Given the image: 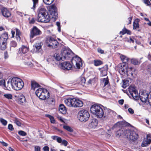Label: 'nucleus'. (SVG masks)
Wrapping results in <instances>:
<instances>
[{"label": "nucleus", "mask_w": 151, "mask_h": 151, "mask_svg": "<svg viewBox=\"0 0 151 151\" xmlns=\"http://www.w3.org/2000/svg\"><path fill=\"white\" fill-rule=\"evenodd\" d=\"M61 54H55L54 57L57 61L64 60L65 59L69 60L72 58L71 62L73 65H75L78 68H80L82 65L81 58L77 56L73 57V53L69 48L66 47L63 48L61 51Z\"/></svg>", "instance_id": "nucleus-1"}, {"label": "nucleus", "mask_w": 151, "mask_h": 151, "mask_svg": "<svg viewBox=\"0 0 151 151\" xmlns=\"http://www.w3.org/2000/svg\"><path fill=\"white\" fill-rule=\"evenodd\" d=\"M90 110L92 113L98 118H101L104 115V111L100 106L93 105L91 107Z\"/></svg>", "instance_id": "nucleus-2"}, {"label": "nucleus", "mask_w": 151, "mask_h": 151, "mask_svg": "<svg viewBox=\"0 0 151 151\" xmlns=\"http://www.w3.org/2000/svg\"><path fill=\"white\" fill-rule=\"evenodd\" d=\"M78 119L80 121L85 122L89 119L90 115L87 110L82 109L78 112Z\"/></svg>", "instance_id": "nucleus-3"}, {"label": "nucleus", "mask_w": 151, "mask_h": 151, "mask_svg": "<svg viewBox=\"0 0 151 151\" xmlns=\"http://www.w3.org/2000/svg\"><path fill=\"white\" fill-rule=\"evenodd\" d=\"M35 93L39 99L42 100H45L50 97V93L46 89L39 88L36 91Z\"/></svg>", "instance_id": "nucleus-4"}, {"label": "nucleus", "mask_w": 151, "mask_h": 151, "mask_svg": "<svg viewBox=\"0 0 151 151\" xmlns=\"http://www.w3.org/2000/svg\"><path fill=\"white\" fill-rule=\"evenodd\" d=\"M122 123L121 122H118L116 123L112 127V129L115 128L118 129L116 134V136L120 137L122 135H126V131L127 130L125 129L122 126Z\"/></svg>", "instance_id": "nucleus-5"}, {"label": "nucleus", "mask_w": 151, "mask_h": 151, "mask_svg": "<svg viewBox=\"0 0 151 151\" xmlns=\"http://www.w3.org/2000/svg\"><path fill=\"white\" fill-rule=\"evenodd\" d=\"M12 83L14 86V89L17 91L21 89L24 85L23 81L17 77H15L12 78Z\"/></svg>", "instance_id": "nucleus-6"}, {"label": "nucleus", "mask_w": 151, "mask_h": 151, "mask_svg": "<svg viewBox=\"0 0 151 151\" xmlns=\"http://www.w3.org/2000/svg\"><path fill=\"white\" fill-rule=\"evenodd\" d=\"M117 70L120 74L122 75H129L127 65L125 63H121L117 66Z\"/></svg>", "instance_id": "nucleus-7"}, {"label": "nucleus", "mask_w": 151, "mask_h": 151, "mask_svg": "<svg viewBox=\"0 0 151 151\" xmlns=\"http://www.w3.org/2000/svg\"><path fill=\"white\" fill-rule=\"evenodd\" d=\"M8 38V34H3L0 37V49L2 50H5L6 47V42Z\"/></svg>", "instance_id": "nucleus-8"}, {"label": "nucleus", "mask_w": 151, "mask_h": 151, "mask_svg": "<svg viewBox=\"0 0 151 151\" xmlns=\"http://www.w3.org/2000/svg\"><path fill=\"white\" fill-rule=\"evenodd\" d=\"M126 136L127 138L131 141L137 140L138 138V134L134 131H126Z\"/></svg>", "instance_id": "nucleus-9"}, {"label": "nucleus", "mask_w": 151, "mask_h": 151, "mask_svg": "<svg viewBox=\"0 0 151 151\" xmlns=\"http://www.w3.org/2000/svg\"><path fill=\"white\" fill-rule=\"evenodd\" d=\"M46 42L48 47H51L53 48H56L59 44L57 40L52 37L47 38Z\"/></svg>", "instance_id": "nucleus-10"}, {"label": "nucleus", "mask_w": 151, "mask_h": 151, "mask_svg": "<svg viewBox=\"0 0 151 151\" xmlns=\"http://www.w3.org/2000/svg\"><path fill=\"white\" fill-rule=\"evenodd\" d=\"M50 20L49 15L38 14L37 16V21L41 22L47 23Z\"/></svg>", "instance_id": "nucleus-11"}, {"label": "nucleus", "mask_w": 151, "mask_h": 151, "mask_svg": "<svg viewBox=\"0 0 151 151\" xmlns=\"http://www.w3.org/2000/svg\"><path fill=\"white\" fill-rule=\"evenodd\" d=\"M30 34V38L32 39L35 36L40 35L42 32L36 27L34 26L31 30Z\"/></svg>", "instance_id": "nucleus-12"}, {"label": "nucleus", "mask_w": 151, "mask_h": 151, "mask_svg": "<svg viewBox=\"0 0 151 151\" xmlns=\"http://www.w3.org/2000/svg\"><path fill=\"white\" fill-rule=\"evenodd\" d=\"M149 96V94L146 91H143L139 93V98L142 102L146 103Z\"/></svg>", "instance_id": "nucleus-13"}, {"label": "nucleus", "mask_w": 151, "mask_h": 151, "mask_svg": "<svg viewBox=\"0 0 151 151\" xmlns=\"http://www.w3.org/2000/svg\"><path fill=\"white\" fill-rule=\"evenodd\" d=\"M98 121L95 119L92 118L90 120V121L88 125V128L90 129H95L97 126Z\"/></svg>", "instance_id": "nucleus-14"}, {"label": "nucleus", "mask_w": 151, "mask_h": 151, "mask_svg": "<svg viewBox=\"0 0 151 151\" xmlns=\"http://www.w3.org/2000/svg\"><path fill=\"white\" fill-rule=\"evenodd\" d=\"M75 100L74 98H68L65 100L64 103L68 106L74 107Z\"/></svg>", "instance_id": "nucleus-15"}, {"label": "nucleus", "mask_w": 151, "mask_h": 151, "mask_svg": "<svg viewBox=\"0 0 151 151\" xmlns=\"http://www.w3.org/2000/svg\"><path fill=\"white\" fill-rule=\"evenodd\" d=\"M62 68L66 70H68L71 69L72 68V65L68 62H65L62 63Z\"/></svg>", "instance_id": "nucleus-16"}, {"label": "nucleus", "mask_w": 151, "mask_h": 151, "mask_svg": "<svg viewBox=\"0 0 151 151\" xmlns=\"http://www.w3.org/2000/svg\"><path fill=\"white\" fill-rule=\"evenodd\" d=\"M151 142V134H149L147 135V138L144 139L142 144L143 147H145L149 144Z\"/></svg>", "instance_id": "nucleus-17"}, {"label": "nucleus", "mask_w": 151, "mask_h": 151, "mask_svg": "<svg viewBox=\"0 0 151 151\" xmlns=\"http://www.w3.org/2000/svg\"><path fill=\"white\" fill-rule=\"evenodd\" d=\"M51 14L52 16V17L56 18L57 17L58 15L57 10L56 7L54 5H52L50 9Z\"/></svg>", "instance_id": "nucleus-18"}, {"label": "nucleus", "mask_w": 151, "mask_h": 151, "mask_svg": "<svg viewBox=\"0 0 151 151\" xmlns=\"http://www.w3.org/2000/svg\"><path fill=\"white\" fill-rule=\"evenodd\" d=\"M108 69V65H106L102 68H99V69L101 72V76H106L107 75Z\"/></svg>", "instance_id": "nucleus-19"}, {"label": "nucleus", "mask_w": 151, "mask_h": 151, "mask_svg": "<svg viewBox=\"0 0 151 151\" xmlns=\"http://www.w3.org/2000/svg\"><path fill=\"white\" fill-rule=\"evenodd\" d=\"M1 13L3 16L9 17L11 15V14L7 8L3 7L1 9Z\"/></svg>", "instance_id": "nucleus-20"}, {"label": "nucleus", "mask_w": 151, "mask_h": 151, "mask_svg": "<svg viewBox=\"0 0 151 151\" xmlns=\"http://www.w3.org/2000/svg\"><path fill=\"white\" fill-rule=\"evenodd\" d=\"M12 83V78L11 81H8L6 84H5V86H4V88L5 90H10L12 88L14 89V86Z\"/></svg>", "instance_id": "nucleus-21"}, {"label": "nucleus", "mask_w": 151, "mask_h": 151, "mask_svg": "<svg viewBox=\"0 0 151 151\" xmlns=\"http://www.w3.org/2000/svg\"><path fill=\"white\" fill-rule=\"evenodd\" d=\"M74 104V107H80L83 106V103L82 101L75 99Z\"/></svg>", "instance_id": "nucleus-22"}, {"label": "nucleus", "mask_w": 151, "mask_h": 151, "mask_svg": "<svg viewBox=\"0 0 151 151\" xmlns=\"http://www.w3.org/2000/svg\"><path fill=\"white\" fill-rule=\"evenodd\" d=\"M59 110L63 114H65L66 113V108L63 104H60L59 105Z\"/></svg>", "instance_id": "nucleus-23"}, {"label": "nucleus", "mask_w": 151, "mask_h": 151, "mask_svg": "<svg viewBox=\"0 0 151 151\" xmlns=\"http://www.w3.org/2000/svg\"><path fill=\"white\" fill-rule=\"evenodd\" d=\"M28 50L29 48L24 45L22 46V47L19 49V51L20 52H22L23 54L27 53Z\"/></svg>", "instance_id": "nucleus-24"}, {"label": "nucleus", "mask_w": 151, "mask_h": 151, "mask_svg": "<svg viewBox=\"0 0 151 151\" xmlns=\"http://www.w3.org/2000/svg\"><path fill=\"white\" fill-rule=\"evenodd\" d=\"M39 13L38 14H43L45 15H49L47 11L44 8H40L39 9Z\"/></svg>", "instance_id": "nucleus-25"}, {"label": "nucleus", "mask_w": 151, "mask_h": 151, "mask_svg": "<svg viewBox=\"0 0 151 151\" xmlns=\"http://www.w3.org/2000/svg\"><path fill=\"white\" fill-rule=\"evenodd\" d=\"M25 98L23 95L20 96L18 98V102L20 104H22L25 102Z\"/></svg>", "instance_id": "nucleus-26"}, {"label": "nucleus", "mask_w": 151, "mask_h": 151, "mask_svg": "<svg viewBox=\"0 0 151 151\" xmlns=\"http://www.w3.org/2000/svg\"><path fill=\"white\" fill-rule=\"evenodd\" d=\"M33 3V6L31 7L32 9L34 10L38 6L39 3V0H32Z\"/></svg>", "instance_id": "nucleus-27"}, {"label": "nucleus", "mask_w": 151, "mask_h": 151, "mask_svg": "<svg viewBox=\"0 0 151 151\" xmlns=\"http://www.w3.org/2000/svg\"><path fill=\"white\" fill-rule=\"evenodd\" d=\"M33 3V6L31 7L32 9L34 10L38 6L39 3V0H32Z\"/></svg>", "instance_id": "nucleus-28"}, {"label": "nucleus", "mask_w": 151, "mask_h": 151, "mask_svg": "<svg viewBox=\"0 0 151 151\" xmlns=\"http://www.w3.org/2000/svg\"><path fill=\"white\" fill-rule=\"evenodd\" d=\"M47 99L46 101L47 103L49 105H54L55 104V100L52 98H47Z\"/></svg>", "instance_id": "nucleus-29"}, {"label": "nucleus", "mask_w": 151, "mask_h": 151, "mask_svg": "<svg viewBox=\"0 0 151 151\" xmlns=\"http://www.w3.org/2000/svg\"><path fill=\"white\" fill-rule=\"evenodd\" d=\"M130 95L134 100H137L139 99V96L138 92L137 91L134 92L133 93H131Z\"/></svg>", "instance_id": "nucleus-30"}, {"label": "nucleus", "mask_w": 151, "mask_h": 151, "mask_svg": "<svg viewBox=\"0 0 151 151\" xmlns=\"http://www.w3.org/2000/svg\"><path fill=\"white\" fill-rule=\"evenodd\" d=\"M31 86L32 89L35 90L36 88L39 87L40 85L36 82L34 81H32L31 82Z\"/></svg>", "instance_id": "nucleus-31"}, {"label": "nucleus", "mask_w": 151, "mask_h": 151, "mask_svg": "<svg viewBox=\"0 0 151 151\" xmlns=\"http://www.w3.org/2000/svg\"><path fill=\"white\" fill-rule=\"evenodd\" d=\"M42 43L41 42L37 43L35 44V49L36 52H38L39 50L41 49V47Z\"/></svg>", "instance_id": "nucleus-32"}, {"label": "nucleus", "mask_w": 151, "mask_h": 151, "mask_svg": "<svg viewBox=\"0 0 151 151\" xmlns=\"http://www.w3.org/2000/svg\"><path fill=\"white\" fill-rule=\"evenodd\" d=\"M139 20L138 19H135L133 23V29H136L139 28Z\"/></svg>", "instance_id": "nucleus-33"}, {"label": "nucleus", "mask_w": 151, "mask_h": 151, "mask_svg": "<svg viewBox=\"0 0 151 151\" xmlns=\"http://www.w3.org/2000/svg\"><path fill=\"white\" fill-rule=\"evenodd\" d=\"M120 58L123 62V63H125L126 64L129 60V58H128L124 55H121Z\"/></svg>", "instance_id": "nucleus-34"}, {"label": "nucleus", "mask_w": 151, "mask_h": 151, "mask_svg": "<svg viewBox=\"0 0 151 151\" xmlns=\"http://www.w3.org/2000/svg\"><path fill=\"white\" fill-rule=\"evenodd\" d=\"M131 61L132 63L134 65H139L140 63V61L135 58L131 59Z\"/></svg>", "instance_id": "nucleus-35"}, {"label": "nucleus", "mask_w": 151, "mask_h": 151, "mask_svg": "<svg viewBox=\"0 0 151 151\" xmlns=\"http://www.w3.org/2000/svg\"><path fill=\"white\" fill-rule=\"evenodd\" d=\"M122 86L124 88H125L129 85V81L127 80H124L122 81Z\"/></svg>", "instance_id": "nucleus-36"}, {"label": "nucleus", "mask_w": 151, "mask_h": 151, "mask_svg": "<svg viewBox=\"0 0 151 151\" xmlns=\"http://www.w3.org/2000/svg\"><path fill=\"white\" fill-rule=\"evenodd\" d=\"M22 59L24 60L25 61H27L29 60L30 61H31L32 60L31 56L30 55H25L23 57Z\"/></svg>", "instance_id": "nucleus-37"}, {"label": "nucleus", "mask_w": 151, "mask_h": 151, "mask_svg": "<svg viewBox=\"0 0 151 151\" xmlns=\"http://www.w3.org/2000/svg\"><path fill=\"white\" fill-rule=\"evenodd\" d=\"M46 116L50 119L51 123L54 124L55 123V120L53 116L49 114H46Z\"/></svg>", "instance_id": "nucleus-38"}, {"label": "nucleus", "mask_w": 151, "mask_h": 151, "mask_svg": "<svg viewBox=\"0 0 151 151\" xmlns=\"http://www.w3.org/2000/svg\"><path fill=\"white\" fill-rule=\"evenodd\" d=\"M94 65L96 66H98L102 64V62L99 60H95L94 61Z\"/></svg>", "instance_id": "nucleus-39"}, {"label": "nucleus", "mask_w": 151, "mask_h": 151, "mask_svg": "<svg viewBox=\"0 0 151 151\" xmlns=\"http://www.w3.org/2000/svg\"><path fill=\"white\" fill-rule=\"evenodd\" d=\"M128 89L130 94L137 91L134 87L131 86H130Z\"/></svg>", "instance_id": "nucleus-40"}, {"label": "nucleus", "mask_w": 151, "mask_h": 151, "mask_svg": "<svg viewBox=\"0 0 151 151\" xmlns=\"http://www.w3.org/2000/svg\"><path fill=\"white\" fill-rule=\"evenodd\" d=\"M79 81V83L83 85L85 83L86 80L84 77H81L80 78Z\"/></svg>", "instance_id": "nucleus-41"}, {"label": "nucleus", "mask_w": 151, "mask_h": 151, "mask_svg": "<svg viewBox=\"0 0 151 151\" xmlns=\"http://www.w3.org/2000/svg\"><path fill=\"white\" fill-rule=\"evenodd\" d=\"M63 128L64 129L70 132H73V129L71 127L68 126L64 125L63 126Z\"/></svg>", "instance_id": "nucleus-42"}, {"label": "nucleus", "mask_w": 151, "mask_h": 151, "mask_svg": "<svg viewBox=\"0 0 151 151\" xmlns=\"http://www.w3.org/2000/svg\"><path fill=\"white\" fill-rule=\"evenodd\" d=\"M14 122L17 125L20 126L21 125V123L20 122V119L17 118H15L14 120Z\"/></svg>", "instance_id": "nucleus-43"}, {"label": "nucleus", "mask_w": 151, "mask_h": 151, "mask_svg": "<svg viewBox=\"0 0 151 151\" xmlns=\"http://www.w3.org/2000/svg\"><path fill=\"white\" fill-rule=\"evenodd\" d=\"M0 122L4 126L6 125L7 123V121L2 118H0Z\"/></svg>", "instance_id": "nucleus-44"}, {"label": "nucleus", "mask_w": 151, "mask_h": 151, "mask_svg": "<svg viewBox=\"0 0 151 151\" xmlns=\"http://www.w3.org/2000/svg\"><path fill=\"white\" fill-rule=\"evenodd\" d=\"M54 0H43V2L47 5L51 4Z\"/></svg>", "instance_id": "nucleus-45"}, {"label": "nucleus", "mask_w": 151, "mask_h": 151, "mask_svg": "<svg viewBox=\"0 0 151 151\" xmlns=\"http://www.w3.org/2000/svg\"><path fill=\"white\" fill-rule=\"evenodd\" d=\"M31 61H30L29 60L27 61H24V63L25 65H27L30 67H32L33 64L32 63Z\"/></svg>", "instance_id": "nucleus-46"}, {"label": "nucleus", "mask_w": 151, "mask_h": 151, "mask_svg": "<svg viewBox=\"0 0 151 151\" xmlns=\"http://www.w3.org/2000/svg\"><path fill=\"white\" fill-rule=\"evenodd\" d=\"M102 81L104 83V86L107 85L109 84V82L107 78H103L102 79Z\"/></svg>", "instance_id": "nucleus-47"}, {"label": "nucleus", "mask_w": 151, "mask_h": 151, "mask_svg": "<svg viewBox=\"0 0 151 151\" xmlns=\"http://www.w3.org/2000/svg\"><path fill=\"white\" fill-rule=\"evenodd\" d=\"M4 96L8 99H12V95L11 94H7L4 95Z\"/></svg>", "instance_id": "nucleus-48"}, {"label": "nucleus", "mask_w": 151, "mask_h": 151, "mask_svg": "<svg viewBox=\"0 0 151 151\" xmlns=\"http://www.w3.org/2000/svg\"><path fill=\"white\" fill-rule=\"evenodd\" d=\"M18 133L21 136H25L27 135V133L25 132L22 130L19 131Z\"/></svg>", "instance_id": "nucleus-49"}, {"label": "nucleus", "mask_w": 151, "mask_h": 151, "mask_svg": "<svg viewBox=\"0 0 151 151\" xmlns=\"http://www.w3.org/2000/svg\"><path fill=\"white\" fill-rule=\"evenodd\" d=\"M10 45L12 47H15L17 45V43L15 41H12L11 42Z\"/></svg>", "instance_id": "nucleus-50"}, {"label": "nucleus", "mask_w": 151, "mask_h": 151, "mask_svg": "<svg viewBox=\"0 0 151 151\" xmlns=\"http://www.w3.org/2000/svg\"><path fill=\"white\" fill-rule=\"evenodd\" d=\"M56 24L58 26V31L59 32H60L61 29L60 23L59 22H57L56 23Z\"/></svg>", "instance_id": "nucleus-51"}, {"label": "nucleus", "mask_w": 151, "mask_h": 151, "mask_svg": "<svg viewBox=\"0 0 151 151\" xmlns=\"http://www.w3.org/2000/svg\"><path fill=\"white\" fill-rule=\"evenodd\" d=\"M149 96L148 99V102L151 105V91L150 92L149 94Z\"/></svg>", "instance_id": "nucleus-52"}, {"label": "nucleus", "mask_w": 151, "mask_h": 151, "mask_svg": "<svg viewBox=\"0 0 151 151\" xmlns=\"http://www.w3.org/2000/svg\"><path fill=\"white\" fill-rule=\"evenodd\" d=\"M127 31V29L125 28H124L122 30V31H120V33L122 34V35H123L125 34L126 33V32Z\"/></svg>", "instance_id": "nucleus-53"}, {"label": "nucleus", "mask_w": 151, "mask_h": 151, "mask_svg": "<svg viewBox=\"0 0 151 151\" xmlns=\"http://www.w3.org/2000/svg\"><path fill=\"white\" fill-rule=\"evenodd\" d=\"M132 68H130L128 69V72L129 75H126L127 76H129L131 75L132 76H133V74L131 72V70Z\"/></svg>", "instance_id": "nucleus-54"}, {"label": "nucleus", "mask_w": 151, "mask_h": 151, "mask_svg": "<svg viewBox=\"0 0 151 151\" xmlns=\"http://www.w3.org/2000/svg\"><path fill=\"white\" fill-rule=\"evenodd\" d=\"M144 3L146 4L147 6H149L151 4L149 0H142Z\"/></svg>", "instance_id": "nucleus-55"}, {"label": "nucleus", "mask_w": 151, "mask_h": 151, "mask_svg": "<svg viewBox=\"0 0 151 151\" xmlns=\"http://www.w3.org/2000/svg\"><path fill=\"white\" fill-rule=\"evenodd\" d=\"M8 128L10 131H13L14 129L13 125L11 124H9Z\"/></svg>", "instance_id": "nucleus-56"}, {"label": "nucleus", "mask_w": 151, "mask_h": 151, "mask_svg": "<svg viewBox=\"0 0 151 151\" xmlns=\"http://www.w3.org/2000/svg\"><path fill=\"white\" fill-rule=\"evenodd\" d=\"M5 80L4 79H1L0 80V86H3L4 87L5 86Z\"/></svg>", "instance_id": "nucleus-57"}, {"label": "nucleus", "mask_w": 151, "mask_h": 151, "mask_svg": "<svg viewBox=\"0 0 151 151\" xmlns=\"http://www.w3.org/2000/svg\"><path fill=\"white\" fill-rule=\"evenodd\" d=\"M126 40H127V42H129L131 43L132 42V43H134V40L132 37H130V39H128Z\"/></svg>", "instance_id": "nucleus-58"}, {"label": "nucleus", "mask_w": 151, "mask_h": 151, "mask_svg": "<svg viewBox=\"0 0 151 151\" xmlns=\"http://www.w3.org/2000/svg\"><path fill=\"white\" fill-rule=\"evenodd\" d=\"M97 51L98 52H99L101 54H103L104 53V50H102L101 48H98L97 49Z\"/></svg>", "instance_id": "nucleus-59"}, {"label": "nucleus", "mask_w": 151, "mask_h": 151, "mask_svg": "<svg viewBox=\"0 0 151 151\" xmlns=\"http://www.w3.org/2000/svg\"><path fill=\"white\" fill-rule=\"evenodd\" d=\"M40 148L38 146H36L35 147V151H40Z\"/></svg>", "instance_id": "nucleus-60"}, {"label": "nucleus", "mask_w": 151, "mask_h": 151, "mask_svg": "<svg viewBox=\"0 0 151 151\" xmlns=\"http://www.w3.org/2000/svg\"><path fill=\"white\" fill-rule=\"evenodd\" d=\"M57 141L59 143H60L62 142V139L60 137H57Z\"/></svg>", "instance_id": "nucleus-61"}, {"label": "nucleus", "mask_w": 151, "mask_h": 151, "mask_svg": "<svg viewBox=\"0 0 151 151\" xmlns=\"http://www.w3.org/2000/svg\"><path fill=\"white\" fill-rule=\"evenodd\" d=\"M128 111L130 114H134V110L131 108L128 109Z\"/></svg>", "instance_id": "nucleus-62"}, {"label": "nucleus", "mask_w": 151, "mask_h": 151, "mask_svg": "<svg viewBox=\"0 0 151 151\" xmlns=\"http://www.w3.org/2000/svg\"><path fill=\"white\" fill-rule=\"evenodd\" d=\"M62 142V144L64 145L65 146H66L67 145L68 142L66 140H63Z\"/></svg>", "instance_id": "nucleus-63"}, {"label": "nucleus", "mask_w": 151, "mask_h": 151, "mask_svg": "<svg viewBox=\"0 0 151 151\" xmlns=\"http://www.w3.org/2000/svg\"><path fill=\"white\" fill-rule=\"evenodd\" d=\"M44 151H49V148L47 146H45L43 147Z\"/></svg>", "instance_id": "nucleus-64"}]
</instances>
